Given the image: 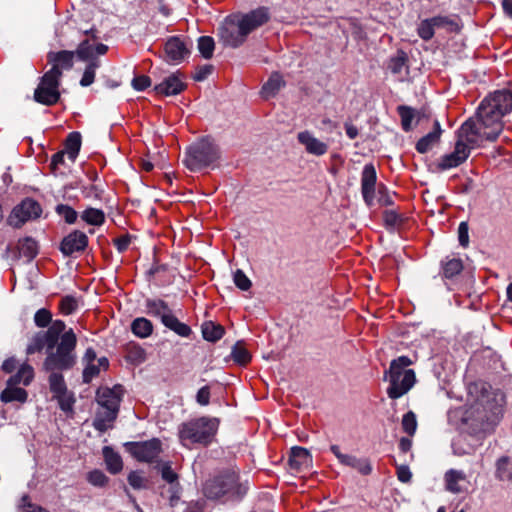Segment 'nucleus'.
I'll return each mask as SVG.
<instances>
[{"instance_id":"1","label":"nucleus","mask_w":512,"mask_h":512,"mask_svg":"<svg viewBox=\"0 0 512 512\" xmlns=\"http://www.w3.org/2000/svg\"><path fill=\"white\" fill-rule=\"evenodd\" d=\"M468 401L463 422L470 433L481 437L494 433L503 417L504 393L487 382L475 381L468 385Z\"/></svg>"},{"instance_id":"2","label":"nucleus","mask_w":512,"mask_h":512,"mask_svg":"<svg viewBox=\"0 0 512 512\" xmlns=\"http://www.w3.org/2000/svg\"><path fill=\"white\" fill-rule=\"evenodd\" d=\"M512 112V90H496L487 95L477 108L472 120L477 130L488 141H495L503 130L502 118Z\"/></svg>"},{"instance_id":"3","label":"nucleus","mask_w":512,"mask_h":512,"mask_svg":"<svg viewBox=\"0 0 512 512\" xmlns=\"http://www.w3.org/2000/svg\"><path fill=\"white\" fill-rule=\"evenodd\" d=\"M271 18L270 10L261 6L247 13H236L226 17L219 28L220 38L225 46L240 47L248 35L265 25Z\"/></svg>"},{"instance_id":"4","label":"nucleus","mask_w":512,"mask_h":512,"mask_svg":"<svg viewBox=\"0 0 512 512\" xmlns=\"http://www.w3.org/2000/svg\"><path fill=\"white\" fill-rule=\"evenodd\" d=\"M457 140L454 150L451 153L443 155L437 167L440 171L456 168L463 164L470 156L471 150L483 146L488 141L472 120H466L457 130Z\"/></svg>"},{"instance_id":"5","label":"nucleus","mask_w":512,"mask_h":512,"mask_svg":"<svg viewBox=\"0 0 512 512\" xmlns=\"http://www.w3.org/2000/svg\"><path fill=\"white\" fill-rule=\"evenodd\" d=\"M124 392V387L120 384L113 387L101 386L96 390L95 398L100 408L93 420V427L97 431L106 432L112 427L118 416Z\"/></svg>"},{"instance_id":"6","label":"nucleus","mask_w":512,"mask_h":512,"mask_svg":"<svg viewBox=\"0 0 512 512\" xmlns=\"http://www.w3.org/2000/svg\"><path fill=\"white\" fill-rule=\"evenodd\" d=\"M77 337L73 329L64 330L59 336L57 344L46 349V358L43 362L44 370L68 371L77 362Z\"/></svg>"},{"instance_id":"7","label":"nucleus","mask_w":512,"mask_h":512,"mask_svg":"<svg viewBox=\"0 0 512 512\" xmlns=\"http://www.w3.org/2000/svg\"><path fill=\"white\" fill-rule=\"evenodd\" d=\"M219 426L216 418L200 417L182 423L178 428L180 443L187 448L194 445L208 446L212 443Z\"/></svg>"},{"instance_id":"8","label":"nucleus","mask_w":512,"mask_h":512,"mask_svg":"<svg viewBox=\"0 0 512 512\" xmlns=\"http://www.w3.org/2000/svg\"><path fill=\"white\" fill-rule=\"evenodd\" d=\"M414 361L408 356H399L390 362L389 369L384 373V379L389 381L387 395L398 399L408 393L416 383L413 369H407Z\"/></svg>"},{"instance_id":"9","label":"nucleus","mask_w":512,"mask_h":512,"mask_svg":"<svg viewBox=\"0 0 512 512\" xmlns=\"http://www.w3.org/2000/svg\"><path fill=\"white\" fill-rule=\"evenodd\" d=\"M220 156L218 145L211 137L207 136L187 148L184 163L190 171L195 172L206 167H214Z\"/></svg>"},{"instance_id":"10","label":"nucleus","mask_w":512,"mask_h":512,"mask_svg":"<svg viewBox=\"0 0 512 512\" xmlns=\"http://www.w3.org/2000/svg\"><path fill=\"white\" fill-rule=\"evenodd\" d=\"M241 485L238 484V477L235 473H225L214 478L208 479L203 486L205 497L211 500L219 499L223 496H241L245 493Z\"/></svg>"},{"instance_id":"11","label":"nucleus","mask_w":512,"mask_h":512,"mask_svg":"<svg viewBox=\"0 0 512 512\" xmlns=\"http://www.w3.org/2000/svg\"><path fill=\"white\" fill-rule=\"evenodd\" d=\"M56 70H48L40 78V82L34 91V100L37 103L52 106L60 99V81L57 77Z\"/></svg>"},{"instance_id":"12","label":"nucleus","mask_w":512,"mask_h":512,"mask_svg":"<svg viewBox=\"0 0 512 512\" xmlns=\"http://www.w3.org/2000/svg\"><path fill=\"white\" fill-rule=\"evenodd\" d=\"M66 329V324L62 320H55L46 331L38 332L31 339L26 348V353L32 355L40 352L44 347L52 348V344H57L59 336Z\"/></svg>"},{"instance_id":"13","label":"nucleus","mask_w":512,"mask_h":512,"mask_svg":"<svg viewBox=\"0 0 512 512\" xmlns=\"http://www.w3.org/2000/svg\"><path fill=\"white\" fill-rule=\"evenodd\" d=\"M41 214L42 207L40 203L28 197L13 208L7 222L14 228H20L26 222L39 218Z\"/></svg>"},{"instance_id":"14","label":"nucleus","mask_w":512,"mask_h":512,"mask_svg":"<svg viewBox=\"0 0 512 512\" xmlns=\"http://www.w3.org/2000/svg\"><path fill=\"white\" fill-rule=\"evenodd\" d=\"M125 450L137 461L151 463L162 452V442L158 438L147 441L126 442Z\"/></svg>"},{"instance_id":"15","label":"nucleus","mask_w":512,"mask_h":512,"mask_svg":"<svg viewBox=\"0 0 512 512\" xmlns=\"http://www.w3.org/2000/svg\"><path fill=\"white\" fill-rule=\"evenodd\" d=\"M192 41L183 36L170 37L164 46L165 59L169 63L178 64L190 55Z\"/></svg>"},{"instance_id":"16","label":"nucleus","mask_w":512,"mask_h":512,"mask_svg":"<svg viewBox=\"0 0 512 512\" xmlns=\"http://www.w3.org/2000/svg\"><path fill=\"white\" fill-rule=\"evenodd\" d=\"M330 450L342 465L351 467L364 476L372 473V465L368 458H357L353 455L344 454L338 445H331Z\"/></svg>"},{"instance_id":"17","label":"nucleus","mask_w":512,"mask_h":512,"mask_svg":"<svg viewBox=\"0 0 512 512\" xmlns=\"http://www.w3.org/2000/svg\"><path fill=\"white\" fill-rule=\"evenodd\" d=\"M377 182L376 169L373 164H366L361 173V193L367 206H372L375 199Z\"/></svg>"},{"instance_id":"18","label":"nucleus","mask_w":512,"mask_h":512,"mask_svg":"<svg viewBox=\"0 0 512 512\" xmlns=\"http://www.w3.org/2000/svg\"><path fill=\"white\" fill-rule=\"evenodd\" d=\"M88 246L87 235L79 230H74L63 238L60 243V251L64 256L83 252Z\"/></svg>"},{"instance_id":"19","label":"nucleus","mask_w":512,"mask_h":512,"mask_svg":"<svg viewBox=\"0 0 512 512\" xmlns=\"http://www.w3.org/2000/svg\"><path fill=\"white\" fill-rule=\"evenodd\" d=\"M74 51L61 50L58 52H49L47 54L48 63L52 65L49 70H56L57 77L61 79L63 70H70L74 64Z\"/></svg>"},{"instance_id":"20","label":"nucleus","mask_w":512,"mask_h":512,"mask_svg":"<svg viewBox=\"0 0 512 512\" xmlns=\"http://www.w3.org/2000/svg\"><path fill=\"white\" fill-rule=\"evenodd\" d=\"M187 85L180 77L179 73L171 74L166 77L161 83L154 87V91L158 95L173 96L178 95L186 89Z\"/></svg>"},{"instance_id":"21","label":"nucleus","mask_w":512,"mask_h":512,"mask_svg":"<svg viewBox=\"0 0 512 512\" xmlns=\"http://www.w3.org/2000/svg\"><path fill=\"white\" fill-rule=\"evenodd\" d=\"M161 478L167 482L169 486L170 493V503L173 505L175 501H178L180 498L181 486L179 483L178 474L172 469L171 462H164L159 468Z\"/></svg>"},{"instance_id":"22","label":"nucleus","mask_w":512,"mask_h":512,"mask_svg":"<svg viewBox=\"0 0 512 512\" xmlns=\"http://www.w3.org/2000/svg\"><path fill=\"white\" fill-rule=\"evenodd\" d=\"M107 51V45L103 43L93 45L90 43L89 39H85L79 43L76 51L74 52L79 60L87 61L89 63L92 59H98L97 56L105 55Z\"/></svg>"},{"instance_id":"23","label":"nucleus","mask_w":512,"mask_h":512,"mask_svg":"<svg viewBox=\"0 0 512 512\" xmlns=\"http://www.w3.org/2000/svg\"><path fill=\"white\" fill-rule=\"evenodd\" d=\"M297 139L309 154L322 156L328 151V145L314 137L309 131L299 132Z\"/></svg>"},{"instance_id":"24","label":"nucleus","mask_w":512,"mask_h":512,"mask_svg":"<svg viewBox=\"0 0 512 512\" xmlns=\"http://www.w3.org/2000/svg\"><path fill=\"white\" fill-rule=\"evenodd\" d=\"M312 456L310 452L303 447L295 446L291 448L289 456V466L297 472L311 467Z\"/></svg>"},{"instance_id":"25","label":"nucleus","mask_w":512,"mask_h":512,"mask_svg":"<svg viewBox=\"0 0 512 512\" xmlns=\"http://www.w3.org/2000/svg\"><path fill=\"white\" fill-rule=\"evenodd\" d=\"M466 480L467 476L462 470L450 469L446 471L444 475L445 488L453 494H460L465 491L461 486V482H465Z\"/></svg>"},{"instance_id":"26","label":"nucleus","mask_w":512,"mask_h":512,"mask_svg":"<svg viewBox=\"0 0 512 512\" xmlns=\"http://www.w3.org/2000/svg\"><path fill=\"white\" fill-rule=\"evenodd\" d=\"M442 129L438 120L434 121V128L431 132L423 136L416 143L417 152L424 154L430 151L439 141Z\"/></svg>"},{"instance_id":"27","label":"nucleus","mask_w":512,"mask_h":512,"mask_svg":"<svg viewBox=\"0 0 512 512\" xmlns=\"http://www.w3.org/2000/svg\"><path fill=\"white\" fill-rule=\"evenodd\" d=\"M285 86V81L280 73L274 72L270 75L268 80L264 83L261 89V95L265 99L274 97L282 87Z\"/></svg>"},{"instance_id":"28","label":"nucleus","mask_w":512,"mask_h":512,"mask_svg":"<svg viewBox=\"0 0 512 512\" xmlns=\"http://www.w3.org/2000/svg\"><path fill=\"white\" fill-rule=\"evenodd\" d=\"M161 323L181 337L187 338L192 334V329L187 324L179 321L173 311L169 315H165Z\"/></svg>"},{"instance_id":"29","label":"nucleus","mask_w":512,"mask_h":512,"mask_svg":"<svg viewBox=\"0 0 512 512\" xmlns=\"http://www.w3.org/2000/svg\"><path fill=\"white\" fill-rule=\"evenodd\" d=\"M49 372L48 383L49 389L52 393V398L55 396H60L61 394L68 391L67 385L65 383L64 377L62 375L63 371L60 370H45Z\"/></svg>"},{"instance_id":"30","label":"nucleus","mask_w":512,"mask_h":512,"mask_svg":"<svg viewBox=\"0 0 512 512\" xmlns=\"http://www.w3.org/2000/svg\"><path fill=\"white\" fill-rule=\"evenodd\" d=\"M34 377V371L32 366L28 364H23L19 367L16 374L12 375L8 381V386L17 387L19 384H23L25 386L29 385Z\"/></svg>"},{"instance_id":"31","label":"nucleus","mask_w":512,"mask_h":512,"mask_svg":"<svg viewBox=\"0 0 512 512\" xmlns=\"http://www.w3.org/2000/svg\"><path fill=\"white\" fill-rule=\"evenodd\" d=\"M145 307L149 315L160 318L161 322L165 315L172 312L168 304L162 299H146Z\"/></svg>"},{"instance_id":"32","label":"nucleus","mask_w":512,"mask_h":512,"mask_svg":"<svg viewBox=\"0 0 512 512\" xmlns=\"http://www.w3.org/2000/svg\"><path fill=\"white\" fill-rule=\"evenodd\" d=\"M17 249L19 257L32 261L38 254V244L32 237H24L18 240Z\"/></svg>"},{"instance_id":"33","label":"nucleus","mask_w":512,"mask_h":512,"mask_svg":"<svg viewBox=\"0 0 512 512\" xmlns=\"http://www.w3.org/2000/svg\"><path fill=\"white\" fill-rule=\"evenodd\" d=\"M103 457L106 463L107 470L111 474H118L123 469V461L121 456L115 452L111 447L105 446L103 448Z\"/></svg>"},{"instance_id":"34","label":"nucleus","mask_w":512,"mask_h":512,"mask_svg":"<svg viewBox=\"0 0 512 512\" xmlns=\"http://www.w3.org/2000/svg\"><path fill=\"white\" fill-rule=\"evenodd\" d=\"M28 393L25 389L20 387L8 386L1 392L0 400L4 403L10 402H26Z\"/></svg>"},{"instance_id":"35","label":"nucleus","mask_w":512,"mask_h":512,"mask_svg":"<svg viewBox=\"0 0 512 512\" xmlns=\"http://www.w3.org/2000/svg\"><path fill=\"white\" fill-rule=\"evenodd\" d=\"M131 331L136 337L144 339L153 333V324L147 318L138 317L132 321Z\"/></svg>"},{"instance_id":"36","label":"nucleus","mask_w":512,"mask_h":512,"mask_svg":"<svg viewBox=\"0 0 512 512\" xmlns=\"http://www.w3.org/2000/svg\"><path fill=\"white\" fill-rule=\"evenodd\" d=\"M82 143L81 134L77 131L71 132L68 134L65 141V150L64 152L68 155L71 161H75L77 158Z\"/></svg>"},{"instance_id":"37","label":"nucleus","mask_w":512,"mask_h":512,"mask_svg":"<svg viewBox=\"0 0 512 512\" xmlns=\"http://www.w3.org/2000/svg\"><path fill=\"white\" fill-rule=\"evenodd\" d=\"M224 328L219 324H214L212 321L204 322L202 325L203 338L209 342H216L224 335Z\"/></svg>"},{"instance_id":"38","label":"nucleus","mask_w":512,"mask_h":512,"mask_svg":"<svg viewBox=\"0 0 512 512\" xmlns=\"http://www.w3.org/2000/svg\"><path fill=\"white\" fill-rule=\"evenodd\" d=\"M407 62H408L407 54L404 51L399 50V51H397V54L395 56L390 58L389 63H388V69L393 74H402V72L404 70L406 72L408 70Z\"/></svg>"},{"instance_id":"39","label":"nucleus","mask_w":512,"mask_h":512,"mask_svg":"<svg viewBox=\"0 0 512 512\" xmlns=\"http://www.w3.org/2000/svg\"><path fill=\"white\" fill-rule=\"evenodd\" d=\"M495 477L499 481H511L512 480V470L510 467L509 457L502 456L497 460Z\"/></svg>"},{"instance_id":"40","label":"nucleus","mask_w":512,"mask_h":512,"mask_svg":"<svg viewBox=\"0 0 512 512\" xmlns=\"http://www.w3.org/2000/svg\"><path fill=\"white\" fill-rule=\"evenodd\" d=\"M81 219L89 225L101 226L105 222V213L101 209L87 208L81 213Z\"/></svg>"},{"instance_id":"41","label":"nucleus","mask_w":512,"mask_h":512,"mask_svg":"<svg viewBox=\"0 0 512 512\" xmlns=\"http://www.w3.org/2000/svg\"><path fill=\"white\" fill-rule=\"evenodd\" d=\"M463 269V263L460 259L452 258L442 261V273L445 278H453Z\"/></svg>"},{"instance_id":"42","label":"nucleus","mask_w":512,"mask_h":512,"mask_svg":"<svg viewBox=\"0 0 512 512\" xmlns=\"http://www.w3.org/2000/svg\"><path fill=\"white\" fill-rule=\"evenodd\" d=\"M101 61L99 59H92L85 67L84 73L80 80V85L83 87L90 86L95 79L96 70L100 67Z\"/></svg>"},{"instance_id":"43","label":"nucleus","mask_w":512,"mask_h":512,"mask_svg":"<svg viewBox=\"0 0 512 512\" xmlns=\"http://www.w3.org/2000/svg\"><path fill=\"white\" fill-rule=\"evenodd\" d=\"M233 361L240 365H246L251 360V354L241 342H237L231 351Z\"/></svg>"},{"instance_id":"44","label":"nucleus","mask_w":512,"mask_h":512,"mask_svg":"<svg viewBox=\"0 0 512 512\" xmlns=\"http://www.w3.org/2000/svg\"><path fill=\"white\" fill-rule=\"evenodd\" d=\"M214 49L215 42L212 37L201 36L198 38V50L203 58L210 59L213 56Z\"/></svg>"},{"instance_id":"45","label":"nucleus","mask_w":512,"mask_h":512,"mask_svg":"<svg viewBox=\"0 0 512 512\" xmlns=\"http://www.w3.org/2000/svg\"><path fill=\"white\" fill-rule=\"evenodd\" d=\"M403 431L410 437L414 436L417 430V418L413 411H408L402 417L401 421Z\"/></svg>"},{"instance_id":"46","label":"nucleus","mask_w":512,"mask_h":512,"mask_svg":"<svg viewBox=\"0 0 512 512\" xmlns=\"http://www.w3.org/2000/svg\"><path fill=\"white\" fill-rule=\"evenodd\" d=\"M383 220L386 228L395 229L402 225L404 218L395 210H385L383 212Z\"/></svg>"},{"instance_id":"47","label":"nucleus","mask_w":512,"mask_h":512,"mask_svg":"<svg viewBox=\"0 0 512 512\" xmlns=\"http://www.w3.org/2000/svg\"><path fill=\"white\" fill-rule=\"evenodd\" d=\"M55 211L68 224H74L77 220L78 213L69 205L58 204L55 207Z\"/></svg>"},{"instance_id":"48","label":"nucleus","mask_w":512,"mask_h":512,"mask_svg":"<svg viewBox=\"0 0 512 512\" xmlns=\"http://www.w3.org/2000/svg\"><path fill=\"white\" fill-rule=\"evenodd\" d=\"M398 113L401 117V125L402 129L406 132L410 131L412 128V121L414 119V110L408 106H399Z\"/></svg>"},{"instance_id":"49","label":"nucleus","mask_w":512,"mask_h":512,"mask_svg":"<svg viewBox=\"0 0 512 512\" xmlns=\"http://www.w3.org/2000/svg\"><path fill=\"white\" fill-rule=\"evenodd\" d=\"M53 399L57 400L59 408L63 412H72L73 406L75 403V397L72 392L66 391L65 393L61 394L60 396H55Z\"/></svg>"},{"instance_id":"50","label":"nucleus","mask_w":512,"mask_h":512,"mask_svg":"<svg viewBox=\"0 0 512 512\" xmlns=\"http://www.w3.org/2000/svg\"><path fill=\"white\" fill-rule=\"evenodd\" d=\"M87 481L95 487H104L107 485L109 478L99 469H94L87 474Z\"/></svg>"},{"instance_id":"51","label":"nucleus","mask_w":512,"mask_h":512,"mask_svg":"<svg viewBox=\"0 0 512 512\" xmlns=\"http://www.w3.org/2000/svg\"><path fill=\"white\" fill-rule=\"evenodd\" d=\"M59 307L62 314L70 315L78 308L77 299L71 295H67L61 299Z\"/></svg>"},{"instance_id":"52","label":"nucleus","mask_w":512,"mask_h":512,"mask_svg":"<svg viewBox=\"0 0 512 512\" xmlns=\"http://www.w3.org/2000/svg\"><path fill=\"white\" fill-rule=\"evenodd\" d=\"M34 322L35 325L39 328L47 327L50 323L52 324L51 312L46 308H41L37 310L34 315Z\"/></svg>"},{"instance_id":"53","label":"nucleus","mask_w":512,"mask_h":512,"mask_svg":"<svg viewBox=\"0 0 512 512\" xmlns=\"http://www.w3.org/2000/svg\"><path fill=\"white\" fill-rule=\"evenodd\" d=\"M129 485L136 490L147 488V479L139 471H131L127 477Z\"/></svg>"},{"instance_id":"54","label":"nucleus","mask_w":512,"mask_h":512,"mask_svg":"<svg viewBox=\"0 0 512 512\" xmlns=\"http://www.w3.org/2000/svg\"><path fill=\"white\" fill-rule=\"evenodd\" d=\"M233 281L236 287L242 291H248L252 286L251 280L246 276V274L241 269H237L234 272Z\"/></svg>"},{"instance_id":"55","label":"nucleus","mask_w":512,"mask_h":512,"mask_svg":"<svg viewBox=\"0 0 512 512\" xmlns=\"http://www.w3.org/2000/svg\"><path fill=\"white\" fill-rule=\"evenodd\" d=\"M429 21L434 28L447 27L450 31H453L457 28V23L447 16H435L429 18Z\"/></svg>"},{"instance_id":"56","label":"nucleus","mask_w":512,"mask_h":512,"mask_svg":"<svg viewBox=\"0 0 512 512\" xmlns=\"http://www.w3.org/2000/svg\"><path fill=\"white\" fill-rule=\"evenodd\" d=\"M127 359L133 363L140 364L146 360V353L140 346L134 345L128 349Z\"/></svg>"},{"instance_id":"57","label":"nucleus","mask_w":512,"mask_h":512,"mask_svg":"<svg viewBox=\"0 0 512 512\" xmlns=\"http://www.w3.org/2000/svg\"><path fill=\"white\" fill-rule=\"evenodd\" d=\"M435 33V28L429 21V19H425L421 21V23L418 26V35L421 39L428 41L433 38Z\"/></svg>"},{"instance_id":"58","label":"nucleus","mask_w":512,"mask_h":512,"mask_svg":"<svg viewBox=\"0 0 512 512\" xmlns=\"http://www.w3.org/2000/svg\"><path fill=\"white\" fill-rule=\"evenodd\" d=\"M100 371L101 370L99 369L98 365L95 364V362L85 364L82 373L83 382L90 383L93 380V378L97 377L100 374Z\"/></svg>"},{"instance_id":"59","label":"nucleus","mask_w":512,"mask_h":512,"mask_svg":"<svg viewBox=\"0 0 512 512\" xmlns=\"http://www.w3.org/2000/svg\"><path fill=\"white\" fill-rule=\"evenodd\" d=\"M21 512H49L47 509L40 505L34 504L30 501L28 495H24L21 498Z\"/></svg>"},{"instance_id":"60","label":"nucleus","mask_w":512,"mask_h":512,"mask_svg":"<svg viewBox=\"0 0 512 512\" xmlns=\"http://www.w3.org/2000/svg\"><path fill=\"white\" fill-rule=\"evenodd\" d=\"M131 85L137 91H144L151 85V79L147 75H137L132 79Z\"/></svg>"},{"instance_id":"61","label":"nucleus","mask_w":512,"mask_h":512,"mask_svg":"<svg viewBox=\"0 0 512 512\" xmlns=\"http://www.w3.org/2000/svg\"><path fill=\"white\" fill-rule=\"evenodd\" d=\"M458 240L462 247L469 245V227L467 222H461L458 226Z\"/></svg>"},{"instance_id":"62","label":"nucleus","mask_w":512,"mask_h":512,"mask_svg":"<svg viewBox=\"0 0 512 512\" xmlns=\"http://www.w3.org/2000/svg\"><path fill=\"white\" fill-rule=\"evenodd\" d=\"M212 70H213L212 65L200 66L196 69L193 79L195 81H203L212 73Z\"/></svg>"},{"instance_id":"63","label":"nucleus","mask_w":512,"mask_h":512,"mask_svg":"<svg viewBox=\"0 0 512 512\" xmlns=\"http://www.w3.org/2000/svg\"><path fill=\"white\" fill-rule=\"evenodd\" d=\"M197 402L202 405L206 406L210 402V388L209 386H203L200 388L196 395Z\"/></svg>"},{"instance_id":"64","label":"nucleus","mask_w":512,"mask_h":512,"mask_svg":"<svg viewBox=\"0 0 512 512\" xmlns=\"http://www.w3.org/2000/svg\"><path fill=\"white\" fill-rule=\"evenodd\" d=\"M397 478L402 483L410 482L412 473L407 465L397 466Z\"/></svg>"}]
</instances>
